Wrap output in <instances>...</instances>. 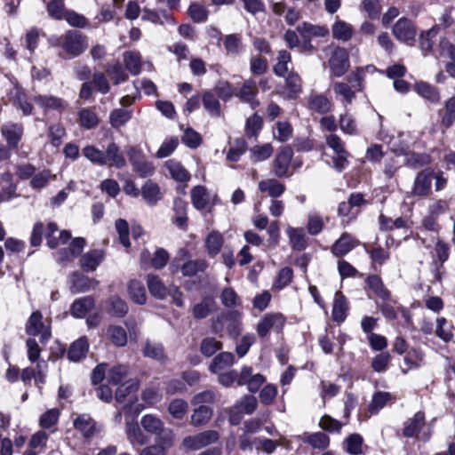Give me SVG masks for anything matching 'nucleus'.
<instances>
[{
  "label": "nucleus",
  "mask_w": 455,
  "mask_h": 455,
  "mask_svg": "<svg viewBox=\"0 0 455 455\" xmlns=\"http://www.w3.org/2000/svg\"><path fill=\"white\" fill-rule=\"evenodd\" d=\"M364 289L371 291L378 298L376 304L381 313H408L392 297L379 275H369L364 280Z\"/></svg>",
  "instance_id": "obj_1"
},
{
  "label": "nucleus",
  "mask_w": 455,
  "mask_h": 455,
  "mask_svg": "<svg viewBox=\"0 0 455 455\" xmlns=\"http://www.w3.org/2000/svg\"><path fill=\"white\" fill-rule=\"evenodd\" d=\"M76 75L78 80L84 81L79 91V98L84 100H92L93 90L102 94H107L110 91V84L105 74L99 71L92 74L87 65L77 68Z\"/></svg>",
  "instance_id": "obj_2"
},
{
  "label": "nucleus",
  "mask_w": 455,
  "mask_h": 455,
  "mask_svg": "<svg viewBox=\"0 0 455 455\" xmlns=\"http://www.w3.org/2000/svg\"><path fill=\"white\" fill-rule=\"evenodd\" d=\"M59 230V226L54 221H50L44 228V224L38 220L34 223L31 235L29 237V243L32 247H39L43 243L44 234L46 239V245L52 249H57L59 246V240L55 236V233Z\"/></svg>",
  "instance_id": "obj_3"
},
{
  "label": "nucleus",
  "mask_w": 455,
  "mask_h": 455,
  "mask_svg": "<svg viewBox=\"0 0 455 455\" xmlns=\"http://www.w3.org/2000/svg\"><path fill=\"white\" fill-rule=\"evenodd\" d=\"M58 45L69 58H76L87 49V36L79 30H68L58 39Z\"/></svg>",
  "instance_id": "obj_4"
},
{
  "label": "nucleus",
  "mask_w": 455,
  "mask_h": 455,
  "mask_svg": "<svg viewBox=\"0 0 455 455\" xmlns=\"http://www.w3.org/2000/svg\"><path fill=\"white\" fill-rule=\"evenodd\" d=\"M51 323L49 316L30 315L26 324V332L30 336L39 337L41 343H46L52 336Z\"/></svg>",
  "instance_id": "obj_5"
},
{
  "label": "nucleus",
  "mask_w": 455,
  "mask_h": 455,
  "mask_svg": "<svg viewBox=\"0 0 455 455\" xmlns=\"http://www.w3.org/2000/svg\"><path fill=\"white\" fill-rule=\"evenodd\" d=\"M435 178V171L431 167L419 172L414 179L411 191L409 196L427 198L432 195V180Z\"/></svg>",
  "instance_id": "obj_6"
},
{
  "label": "nucleus",
  "mask_w": 455,
  "mask_h": 455,
  "mask_svg": "<svg viewBox=\"0 0 455 455\" xmlns=\"http://www.w3.org/2000/svg\"><path fill=\"white\" fill-rule=\"evenodd\" d=\"M417 26L407 17L400 18L393 27V35L400 42L408 46L416 44Z\"/></svg>",
  "instance_id": "obj_7"
},
{
  "label": "nucleus",
  "mask_w": 455,
  "mask_h": 455,
  "mask_svg": "<svg viewBox=\"0 0 455 455\" xmlns=\"http://www.w3.org/2000/svg\"><path fill=\"white\" fill-rule=\"evenodd\" d=\"M360 244L361 242L352 234L343 232L332 243L330 250L335 258L340 259Z\"/></svg>",
  "instance_id": "obj_8"
},
{
  "label": "nucleus",
  "mask_w": 455,
  "mask_h": 455,
  "mask_svg": "<svg viewBox=\"0 0 455 455\" xmlns=\"http://www.w3.org/2000/svg\"><path fill=\"white\" fill-rule=\"evenodd\" d=\"M329 65L331 73L335 76L340 77L344 76L350 67L347 50L344 47H336L331 55Z\"/></svg>",
  "instance_id": "obj_9"
},
{
  "label": "nucleus",
  "mask_w": 455,
  "mask_h": 455,
  "mask_svg": "<svg viewBox=\"0 0 455 455\" xmlns=\"http://www.w3.org/2000/svg\"><path fill=\"white\" fill-rule=\"evenodd\" d=\"M219 433L215 430H206L195 435H189L183 439V445L190 450H200L205 446L216 443Z\"/></svg>",
  "instance_id": "obj_10"
},
{
  "label": "nucleus",
  "mask_w": 455,
  "mask_h": 455,
  "mask_svg": "<svg viewBox=\"0 0 455 455\" xmlns=\"http://www.w3.org/2000/svg\"><path fill=\"white\" fill-rule=\"evenodd\" d=\"M293 156V149L290 145L280 148L273 162L274 173L278 178L288 176L289 168Z\"/></svg>",
  "instance_id": "obj_11"
},
{
  "label": "nucleus",
  "mask_w": 455,
  "mask_h": 455,
  "mask_svg": "<svg viewBox=\"0 0 455 455\" xmlns=\"http://www.w3.org/2000/svg\"><path fill=\"white\" fill-rule=\"evenodd\" d=\"M237 378V385H246L248 390L251 393L257 392L266 380L265 377L260 373H254L250 366H243Z\"/></svg>",
  "instance_id": "obj_12"
},
{
  "label": "nucleus",
  "mask_w": 455,
  "mask_h": 455,
  "mask_svg": "<svg viewBox=\"0 0 455 455\" xmlns=\"http://www.w3.org/2000/svg\"><path fill=\"white\" fill-rule=\"evenodd\" d=\"M1 133L6 141V146L12 150H17L23 137L24 127L20 123H10L2 127Z\"/></svg>",
  "instance_id": "obj_13"
},
{
  "label": "nucleus",
  "mask_w": 455,
  "mask_h": 455,
  "mask_svg": "<svg viewBox=\"0 0 455 455\" xmlns=\"http://www.w3.org/2000/svg\"><path fill=\"white\" fill-rule=\"evenodd\" d=\"M259 93L257 82L253 78L244 80L239 92L235 95L239 98L242 102L251 105L252 109H255L259 105L257 96Z\"/></svg>",
  "instance_id": "obj_14"
},
{
  "label": "nucleus",
  "mask_w": 455,
  "mask_h": 455,
  "mask_svg": "<svg viewBox=\"0 0 455 455\" xmlns=\"http://www.w3.org/2000/svg\"><path fill=\"white\" fill-rule=\"evenodd\" d=\"M363 246L371 259V268L374 272H379V268L390 259V251L379 244L371 246L369 243H363Z\"/></svg>",
  "instance_id": "obj_15"
},
{
  "label": "nucleus",
  "mask_w": 455,
  "mask_h": 455,
  "mask_svg": "<svg viewBox=\"0 0 455 455\" xmlns=\"http://www.w3.org/2000/svg\"><path fill=\"white\" fill-rule=\"evenodd\" d=\"M437 116L443 132L452 127L455 123V95L444 101L443 107L437 111Z\"/></svg>",
  "instance_id": "obj_16"
},
{
  "label": "nucleus",
  "mask_w": 455,
  "mask_h": 455,
  "mask_svg": "<svg viewBox=\"0 0 455 455\" xmlns=\"http://www.w3.org/2000/svg\"><path fill=\"white\" fill-rule=\"evenodd\" d=\"M33 101L37 106H39L44 110V112L53 110L61 114L68 107L66 100L53 95L38 94L33 97Z\"/></svg>",
  "instance_id": "obj_17"
},
{
  "label": "nucleus",
  "mask_w": 455,
  "mask_h": 455,
  "mask_svg": "<svg viewBox=\"0 0 455 455\" xmlns=\"http://www.w3.org/2000/svg\"><path fill=\"white\" fill-rule=\"evenodd\" d=\"M74 427L81 432L84 438H91L100 431L98 423L87 414H79L73 421Z\"/></svg>",
  "instance_id": "obj_18"
},
{
  "label": "nucleus",
  "mask_w": 455,
  "mask_h": 455,
  "mask_svg": "<svg viewBox=\"0 0 455 455\" xmlns=\"http://www.w3.org/2000/svg\"><path fill=\"white\" fill-rule=\"evenodd\" d=\"M174 443L173 432H168L161 436V439H156V443L143 448L139 455H166V451L172 447Z\"/></svg>",
  "instance_id": "obj_19"
},
{
  "label": "nucleus",
  "mask_w": 455,
  "mask_h": 455,
  "mask_svg": "<svg viewBox=\"0 0 455 455\" xmlns=\"http://www.w3.org/2000/svg\"><path fill=\"white\" fill-rule=\"evenodd\" d=\"M105 259L102 250L94 249L84 253L79 259L81 269L85 273L93 272Z\"/></svg>",
  "instance_id": "obj_20"
},
{
  "label": "nucleus",
  "mask_w": 455,
  "mask_h": 455,
  "mask_svg": "<svg viewBox=\"0 0 455 455\" xmlns=\"http://www.w3.org/2000/svg\"><path fill=\"white\" fill-rule=\"evenodd\" d=\"M140 425L143 429L150 435H156V439H161L168 432H172L164 427V424L156 416L153 414H146L140 419Z\"/></svg>",
  "instance_id": "obj_21"
},
{
  "label": "nucleus",
  "mask_w": 455,
  "mask_h": 455,
  "mask_svg": "<svg viewBox=\"0 0 455 455\" xmlns=\"http://www.w3.org/2000/svg\"><path fill=\"white\" fill-rule=\"evenodd\" d=\"M331 100L322 93H311L307 100V108L312 112L325 115L331 111Z\"/></svg>",
  "instance_id": "obj_22"
},
{
  "label": "nucleus",
  "mask_w": 455,
  "mask_h": 455,
  "mask_svg": "<svg viewBox=\"0 0 455 455\" xmlns=\"http://www.w3.org/2000/svg\"><path fill=\"white\" fill-rule=\"evenodd\" d=\"M99 282L96 279L90 278L79 271H74L70 275V290L72 293H80L89 291L95 287Z\"/></svg>",
  "instance_id": "obj_23"
},
{
  "label": "nucleus",
  "mask_w": 455,
  "mask_h": 455,
  "mask_svg": "<svg viewBox=\"0 0 455 455\" xmlns=\"http://www.w3.org/2000/svg\"><path fill=\"white\" fill-rule=\"evenodd\" d=\"M174 217L172 221L180 229L186 231L188 227V203L180 198L176 197L173 200Z\"/></svg>",
  "instance_id": "obj_24"
},
{
  "label": "nucleus",
  "mask_w": 455,
  "mask_h": 455,
  "mask_svg": "<svg viewBox=\"0 0 455 455\" xmlns=\"http://www.w3.org/2000/svg\"><path fill=\"white\" fill-rule=\"evenodd\" d=\"M140 196L145 203L150 207L156 206L158 202L163 199V193L161 192L160 186L152 180H148L142 185Z\"/></svg>",
  "instance_id": "obj_25"
},
{
  "label": "nucleus",
  "mask_w": 455,
  "mask_h": 455,
  "mask_svg": "<svg viewBox=\"0 0 455 455\" xmlns=\"http://www.w3.org/2000/svg\"><path fill=\"white\" fill-rule=\"evenodd\" d=\"M125 435L132 447L143 446L148 442V436L142 432L135 421H127L125 424Z\"/></svg>",
  "instance_id": "obj_26"
},
{
  "label": "nucleus",
  "mask_w": 455,
  "mask_h": 455,
  "mask_svg": "<svg viewBox=\"0 0 455 455\" xmlns=\"http://www.w3.org/2000/svg\"><path fill=\"white\" fill-rule=\"evenodd\" d=\"M304 43H310L312 36L324 37L329 34V30L324 26L313 25L304 21L297 27Z\"/></svg>",
  "instance_id": "obj_27"
},
{
  "label": "nucleus",
  "mask_w": 455,
  "mask_h": 455,
  "mask_svg": "<svg viewBox=\"0 0 455 455\" xmlns=\"http://www.w3.org/2000/svg\"><path fill=\"white\" fill-rule=\"evenodd\" d=\"M104 157L106 165L108 164L117 169H122L126 165L124 156L116 142H111L108 145L106 152H104Z\"/></svg>",
  "instance_id": "obj_28"
},
{
  "label": "nucleus",
  "mask_w": 455,
  "mask_h": 455,
  "mask_svg": "<svg viewBox=\"0 0 455 455\" xmlns=\"http://www.w3.org/2000/svg\"><path fill=\"white\" fill-rule=\"evenodd\" d=\"M414 91L432 104H437L441 100L439 89L429 83L424 81L417 82L414 84Z\"/></svg>",
  "instance_id": "obj_29"
},
{
  "label": "nucleus",
  "mask_w": 455,
  "mask_h": 455,
  "mask_svg": "<svg viewBox=\"0 0 455 455\" xmlns=\"http://www.w3.org/2000/svg\"><path fill=\"white\" fill-rule=\"evenodd\" d=\"M283 318L281 315H267L257 325V331L260 337H265L269 331L274 328L276 331H280L283 324Z\"/></svg>",
  "instance_id": "obj_30"
},
{
  "label": "nucleus",
  "mask_w": 455,
  "mask_h": 455,
  "mask_svg": "<svg viewBox=\"0 0 455 455\" xmlns=\"http://www.w3.org/2000/svg\"><path fill=\"white\" fill-rule=\"evenodd\" d=\"M139 388V382L135 379H129L123 382L116 392V401L117 403H131L132 401V395Z\"/></svg>",
  "instance_id": "obj_31"
},
{
  "label": "nucleus",
  "mask_w": 455,
  "mask_h": 455,
  "mask_svg": "<svg viewBox=\"0 0 455 455\" xmlns=\"http://www.w3.org/2000/svg\"><path fill=\"white\" fill-rule=\"evenodd\" d=\"M286 233L293 251H301L307 247V239L304 228L289 226Z\"/></svg>",
  "instance_id": "obj_32"
},
{
  "label": "nucleus",
  "mask_w": 455,
  "mask_h": 455,
  "mask_svg": "<svg viewBox=\"0 0 455 455\" xmlns=\"http://www.w3.org/2000/svg\"><path fill=\"white\" fill-rule=\"evenodd\" d=\"M439 33V26H432L427 30H422L419 35V46L424 55L433 51L434 39Z\"/></svg>",
  "instance_id": "obj_33"
},
{
  "label": "nucleus",
  "mask_w": 455,
  "mask_h": 455,
  "mask_svg": "<svg viewBox=\"0 0 455 455\" xmlns=\"http://www.w3.org/2000/svg\"><path fill=\"white\" fill-rule=\"evenodd\" d=\"M89 342L86 337H81L74 341L68 349V358L73 362H79L86 356Z\"/></svg>",
  "instance_id": "obj_34"
},
{
  "label": "nucleus",
  "mask_w": 455,
  "mask_h": 455,
  "mask_svg": "<svg viewBox=\"0 0 455 455\" xmlns=\"http://www.w3.org/2000/svg\"><path fill=\"white\" fill-rule=\"evenodd\" d=\"M287 98L296 100L302 92V79L296 72L291 71L285 77Z\"/></svg>",
  "instance_id": "obj_35"
},
{
  "label": "nucleus",
  "mask_w": 455,
  "mask_h": 455,
  "mask_svg": "<svg viewBox=\"0 0 455 455\" xmlns=\"http://www.w3.org/2000/svg\"><path fill=\"white\" fill-rule=\"evenodd\" d=\"M224 243V238L223 235L216 230H213L208 234V235L205 238V250L208 253V255L212 258H214L217 256Z\"/></svg>",
  "instance_id": "obj_36"
},
{
  "label": "nucleus",
  "mask_w": 455,
  "mask_h": 455,
  "mask_svg": "<svg viewBox=\"0 0 455 455\" xmlns=\"http://www.w3.org/2000/svg\"><path fill=\"white\" fill-rule=\"evenodd\" d=\"M264 126V120L258 113L252 114L245 121L244 132L248 139H255L259 137Z\"/></svg>",
  "instance_id": "obj_37"
},
{
  "label": "nucleus",
  "mask_w": 455,
  "mask_h": 455,
  "mask_svg": "<svg viewBox=\"0 0 455 455\" xmlns=\"http://www.w3.org/2000/svg\"><path fill=\"white\" fill-rule=\"evenodd\" d=\"M190 196L191 203L197 211L204 210L209 204V194L204 186L197 185L193 187Z\"/></svg>",
  "instance_id": "obj_38"
},
{
  "label": "nucleus",
  "mask_w": 455,
  "mask_h": 455,
  "mask_svg": "<svg viewBox=\"0 0 455 455\" xmlns=\"http://www.w3.org/2000/svg\"><path fill=\"white\" fill-rule=\"evenodd\" d=\"M141 19L153 24L163 25L164 20L166 21L173 20V16L164 9L151 10L148 7H144Z\"/></svg>",
  "instance_id": "obj_39"
},
{
  "label": "nucleus",
  "mask_w": 455,
  "mask_h": 455,
  "mask_svg": "<svg viewBox=\"0 0 455 455\" xmlns=\"http://www.w3.org/2000/svg\"><path fill=\"white\" fill-rule=\"evenodd\" d=\"M172 178L179 182L187 183L190 180L189 172L178 161L169 160L165 163Z\"/></svg>",
  "instance_id": "obj_40"
},
{
  "label": "nucleus",
  "mask_w": 455,
  "mask_h": 455,
  "mask_svg": "<svg viewBox=\"0 0 455 455\" xmlns=\"http://www.w3.org/2000/svg\"><path fill=\"white\" fill-rule=\"evenodd\" d=\"M303 443L309 444L313 449L325 450L330 444V438L323 432L304 434L301 437Z\"/></svg>",
  "instance_id": "obj_41"
},
{
  "label": "nucleus",
  "mask_w": 455,
  "mask_h": 455,
  "mask_svg": "<svg viewBox=\"0 0 455 455\" xmlns=\"http://www.w3.org/2000/svg\"><path fill=\"white\" fill-rule=\"evenodd\" d=\"M147 284L150 294L157 299H164L169 289L165 287L160 277L154 274L147 276Z\"/></svg>",
  "instance_id": "obj_42"
},
{
  "label": "nucleus",
  "mask_w": 455,
  "mask_h": 455,
  "mask_svg": "<svg viewBox=\"0 0 455 455\" xmlns=\"http://www.w3.org/2000/svg\"><path fill=\"white\" fill-rule=\"evenodd\" d=\"M425 424L424 414L417 412L411 419L404 423L403 434L406 437H414Z\"/></svg>",
  "instance_id": "obj_43"
},
{
  "label": "nucleus",
  "mask_w": 455,
  "mask_h": 455,
  "mask_svg": "<svg viewBox=\"0 0 455 455\" xmlns=\"http://www.w3.org/2000/svg\"><path fill=\"white\" fill-rule=\"evenodd\" d=\"M79 125L86 130H92L100 124L98 115L92 109L84 108L78 111Z\"/></svg>",
  "instance_id": "obj_44"
},
{
  "label": "nucleus",
  "mask_w": 455,
  "mask_h": 455,
  "mask_svg": "<svg viewBox=\"0 0 455 455\" xmlns=\"http://www.w3.org/2000/svg\"><path fill=\"white\" fill-rule=\"evenodd\" d=\"M405 156L404 164L411 169H419L431 163V157L427 153L409 152Z\"/></svg>",
  "instance_id": "obj_45"
},
{
  "label": "nucleus",
  "mask_w": 455,
  "mask_h": 455,
  "mask_svg": "<svg viewBox=\"0 0 455 455\" xmlns=\"http://www.w3.org/2000/svg\"><path fill=\"white\" fill-rule=\"evenodd\" d=\"M259 189L262 193L267 192L271 197L276 198L284 193L285 186L275 179H270L260 181L259 183Z\"/></svg>",
  "instance_id": "obj_46"
},
{
  "label": "nucleus",
  "mask_w": 455,
  "mask_h": 455,
  "mask_svg": "<svg viewBox=\"0 0 455 455\" xmlns=\"http://www.w3.org/2000/svg\"><path fill=\"white\" fill-rule=\"evenodd\" d=\"M128 293L131 299L139 305H143L147 301L145 286L138 280L130 281L128 285Z\"/></svg>",
  "instance_id": "obj_47"
},
{
  "label": "nucleus",
  "mask_w": 455,
  "mask_h": 455,
  "mask_svg": "<svg viewBox=\"0 0 455 455\" xmlns=\"http://www.w3.org/2000/svg\"><path fill=\"white\" fill-rule=\"evenodd\" d=\"M234 363V355L229 352H223L213 358L209 366V370L212 373H217L224 368L233 365Z\"/></svg>",
  "instance_id": "obj_48"
},
{
  "label": "nucleus",
  "mask_w": 455,
  "mask_h": 455,
  "mask_svg": "<svg viewBox=\"0 0 455 455\" xmlns=\"http://www.w3.org/2000/svg\"><path fill=\"white\" fill-rule=\"evenodd\" d=\"M132 117V111L124 108H115L110 112L109 124L115 129L125 125Z\"/></svg>",
  "instance_id": "obj_49"
},
{
  "label": "nucleus",
  "mask_w": 455,
  "mask_h": 455,
  "mask_svg": "<svg viewBox=\"0 0 455 455\" xmlns=\"http://www.w3.org/2000/svg\"><path fill=\"white\" fill-rule=\"evenodd\" d=\"M129 369L126 365L118 364L113 366L108 371V381L113 385L122 384L127 380Z\"/></svg>",
  "instance_id": "obj_50"
},
{
  "label": "nucleus",
  "mask_w": 455,
  "mask_h": 455,
  "mask_svg": "<svg viewBox=\"0 0 455 455\" xmlns=\"http://www.w3.org/2000/svg\"><path fill=\"white\" fill-rule=\"evenodd\" d=\"M212 416V408L206 405H200L191 416V424L195 427L205 425Z\"/></svg>",
  "instance_id": "obj_51"
},
{
  "label": "nucleus",
  "mask_w": 455,
  "mask_h": 455,
  "mask_svg": "<svg viewBox=\"0 0 455 455\" xmlns=\"http://www.w3.org/2000/svg\"><path fill=\"white\" fill-rule=\"evenodd\" d=\"M291 60V53L286 50L278 52L277 62L273 67V72L279 77H285L288 73V63Z\"/></svg>",
  "instance_id": "obj_52"
},
{
  "label": "nucleus",
  "mask_w": 455,
  "mask_h": 455,
  "mask_svg": "<svg viewBox=\"0 0 455 455\" xmlns=\"http://www.w3.org/2000/svg\"><path fill=\"white\" fill-rule=\"evenodd\" d=\"M223 44L228 53L237 55L243 48L242 36L237 33L227 35L224 38Z\"/></svg>",
  "instance_id": "obj_53"
},
{
  "label": "nucleus",
  "mask_w": 455,
  "mask_h": 455,
  "mask_svg": "<svg viewBox=\"0 0 455 455\" xmlns=\"http://www.w3.org/2000/svg\"><path fill=\"white\" fill-rule=\"evenodd\" d=\"M124 61L127 70L133 75L137 76L141 72V60L139 53L134 52H125L124 53Z\"/></svg>",
  "instance_id": "obj_54"
},
{
  "label": "nucleus",
  "mask_w": 455,
  "mask_h": 455,
  "mask_svg": "<svg viewBox=\"0 0 455 455\" xmlns=\"http://www.w3.org/2000/svg\"><path fill=\"white\" fill-rule=\"evenodd\" d=\"M208 264L204 259L188 260L181 267V272L184 276H194L199 272H204Z\"/></svg>",
  "instance_id": "obj_55"
},
{
  "label": "nucleus",
  "mask_w": 455,
  "mask_h": 455,
  "mask_svg": "<svg viewBox=\"0 0 455 455\" xmlns=\"http://www.w3.org/2000/svg\"><path fill=\"white\" fill-rule=\"evenodd\" d=\"M204 108L213 116H220L221 113L220 103L211 92H205L202 97Z\"/></svg>",
  "instance_id": "obj_56"
},
{
  "label": "nucleus",
  "mask_w": 455,
  "mask_h": 455,
  "mask_svg": "<svg viewBox=\"0 0 455 455\" xmlns=\"http://www.w3.org/2000/svg\"><path fill=\"white\" fill-rule=\"evenodd\" d=\"M353 35V30L350 25L342 20L336 21L332 26V36L334 38L348 41Z\"/></svg>",
  "instance_id": "obj_57"
},
{
  "label": "nucleus",
  "mask_w": 455,
  "mask_h": 455,
  "mask_svg": "<svg viewBox=\"0 0 455 455\" xmlns=\"http://www.w3.org/2000/svg\"><path fill=\"white\" fill-rule=\"evenodd\" d=\"M94 305L95 300L92 296L79 298L72 303L70 313H90Z\"/></svg>",
  "instance_id": "obj_58"
},
{
  "label": "nucleus",
  "mask_w": 455,
  "mask_h": 455,
  "mask_svg": "<svg viewBox=\"0 0 455 455\" xmlns=\"http://www.w3.org/2000/svg\"><path fill=\"white\" fill-rule=\"evenodd\" d=\"M188 14L194 22L202 23L208 20L209 12L202 4L192 3L188 9Z\"/></svg>",
  "instance_id": "obj_59"
},
{
  "label": "nucleus",
  "mask_w": 455,
  "mask_h": 455,
  "mask_svg": "<svg viewBox=\"0 0 455 455\" xmlns=\"http://www.w3.org/2000/svg\"><path fill=\"white\" fill-rule=\"evenodd\" d=\"M220 300L227 308H235L240 305V299L235 291L231 287H226L221 291Z\"/></svg>",
  "instance_id": "obj_60"
},
{
  "label": "nucleus",
  "mask_w": 455,
  "mask_h": 455,
  "mask_svg": "<svg viewBox=\"0 0 455 455\" xmlns=\"http://www.w3.org/2000/svg\"><path fill=\"white\" fill-rule=\"evenodd\" d=\"M247 148V142L243 138L236 139L234 147L228 149L227 159L231 162H238L242 155L246 152Z\"/></svg>",
  "instance_id": "obj_61"
},
{
  "label": "nucleus",
  "mask_w": 455,
  "mask_h": 455,
  "mask_svg": "<svg viewBox=\"0 0 455 455\" xmlns=\"http://www.w3.org/2000/svg\"><path fill=\"white\" fill-rule=\"evenodd\" d=\"M218 306L213 295H205L202 301L194 306L192 313H214L217 311Z\"/></svg>",
  "instance_id": "obj_62"
},
{
  "label": "nucleus",
  "mask_w": 455,
  "mask_h": 455,
  "mask_svg": "<svg viewBox=\"0 0 455 455\" xmlns=\"http://www.w3.org/2000/svg\"><path fill=\"white\" fill-rule=\"evenodd\" d=\"M54 178L55 176L52 175L49 169H44L42 172L35 173L33 178L30 180V187L33 189H42L48 185L52 179Z\"/></svg>",
  "instance_id": "obj_63"
},
{
  "label": "nucleus",
  "mask_w": 455,
  "mask_h": 455,
  "mask_svg": "<svg viewBox=\"0 0 455 455\" xmlns=\"http://www.w3.org/2000/svg\"><path fill=\"white\" fill-rule=\"evenodd\" d=\"M66 134V130L61 124H52L48 129L47 137L52 147L59 148Z\"/></svg>",
  "instance_id": "obj_64"
}]
</instances>
